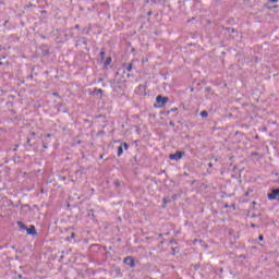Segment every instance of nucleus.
<instances>
[{"mask_svg":"<svg viewBox=\"0 0 279 279\" xmlns=\"http://www.w3.org/2000/svg\"><path fill=\"white\" fill-rule=\"evenodd\" d=\"M16 226L20 228V230H24L28 236H38L36 226L29 225V227H27L23 221H17Z\"/></svg>","mask_w":279,"mask_h":279,"instance_id":"1","label":"nucleus"},{"mask_svg":"<svg viewBox=\"0 0 279 279\" xmlns=\"http://www.w3.org/2000/svg\"><path fill=\"white\" fill-rule=\"evenodd\" d=\"M169 104V97L158 95L156 96V104L154 105V108H165Z\"/></svg>","mask_w":279,"mask_h":279,"instance_id":"2","label":"nucleus"},{"mask_svg":"<svg viewBox=\"0 0 279 279\" xmlns=\"http://www.w3.org/2000/svg\"><path fill=\"white\" fill-rule=\"evenodd\" d=\"M185 156H186V151L177 150L174 154L169 155V159L170 160H175V162H178V160H182Z\"/></svg>","mask_w":279,"mask_h":279,"instance_id":"3","label":"nucleus"},{"mask_svg":"<svg viewBox=\"0 0 279 279\" xmlns=\"http://www.w3.org/2000/svg\"><path fill=\"white\" fill-rule=\"evenodd\" d=\"M124 265H128V267H131V269H134L136 267V262L134 260V257L126 256L123 259Z\"/></svg>","mask_w":279,"mask_h":279,"instance_id":"4","label":"nucleus"},{"mask_svg":"<svg viewBox=\"0 0 279 279\" xmlns=\"http://www.w3.org/2000/svg\"><path fill=\"white\" fill-rule=\"evenodd\" d=\"M279 197V187L272 189L271 192L268 194V199L274 202V199H278Z\"/></svg>","mask_w":279,"mask_h":279,"instance_id":"5","label":"nucleus"},{"mask_svg":"<svg viewBox=\"0 0 279 279\" xmlns=\"http://www.w3.org/2000/svg\"><path fill=\"white\" fill-rule=\"evenodd\" d=\"M92 95H94L95 97H98L99 99H102L104 89L95 87L94 90L92 92Z\"/></svg>","mask_w":279,"mask_h":279,"instance_id":"6","label":"nucleus"},{"mask_svg":"<svg viewBox=\"0 0 279 279\" xmlns=\"http://www.w3.org/2000/svg\"><path fill=\"white\" fill-rule=\"evenodd\" d=\"M56 108H57L58 112H63V114L69 113V109L66 107H64V104H62V102L57 104Z\"/></svg>","mask_w":279,"mask_h":279,"instance_id":"7","label":"nucleus"},{"mask_svg":"<svg viewBox=\"0 0 279 279\" xmlns=\"http://www.w3.org/2000/svg\"><path fill=\"white\" fill-rule=\"evenodd\" d=\"M114 143H120V145H122V149H124L125 151H128V149H130V144L129 143L121 142V140H118Z\"/></svg>","mask_w":279,"mask_h":279,"instance_id":"8","label":"nucleus"},{"mask_svg":"<svg viewBox=\"0 0 279 279\" xmlns=\"http://www.w3.org/2000/svg\"><path fill=\"white\" fill-rule=\"evenodd\" d=\"M100 62H104L106 60V50L102 48L99 53Z\"/></svg>","mask_w":279,"mask_h":279,"instance_id":"9","label":"nucleus"},{"mask_svg":"<svg viewBox=\"0 0 279 279\" xmlns=\"http://www.w3.org/2000/svg\"><path fill=\"white\" fill-rule=\"evenodd\" d=\"M111 63H112V57H107L104 62V66H110Z\"/></svg>","mask_w":279,"mask_h":279,"instance_id":"10","label":"nucleus"},{"mask_svg":"<svg viewBox=\"0 0 279 279\" xmlns=\"http://www.w3.org/2000/svg\"><path fill=\"white\" fill-rule=\"evenodd\" d=\"M123 156V146L120 144L118 147V158H121Z\"/></svg>","mask_w":279,"mask_h":279,"instance_id":"11","label":"nucleus"},{"mask_svg":"<svg viewBox=\"0 0 279 279\" xmlns=\"http://www.w3.org/2000/svg\"><path fill=\"white\" fill-rule=\"evenodd\" d=\"M122 66H123V69H125L129 73L132 72V69H133L132 63H131V64H128V65L124 63Z\"/></svg>","mask_w":279,"mask_h":279,"instance_id":"12","label":"nucleus"},{"mask_svg":"<svg viewBox=\"0 0 279 279\" xmlns=\"http://www.w3.org/2000/svg\"><path fill=\"white\" fill-rule=\"evenodd\" d=\"M227 32H228L229 34H236V29H234V28H232V27H228V28H227Z\"/></svg>","mask_w":279,"mask_h":279,"instance_id":"13","label":"nucleus"},{"mask_svg":"<svg viewBox=\"0 0 279 279\" xmlns=\"http://www.w3.org/2000/svg\"><path fill=\"white\" fill-rule=\"evenodd\" d=\"M27 145L29 147H34V145H32V140L31 138H27L26 144L24 145V147H27Z\"/></svg>","mask_w":279,"mask_h":279,"instance_id":"14","label":"nucleus"},{"mask_svg":"<svg viewBox=\"0 0 279 279\" xmlns=\"http://www.w3.org/2000/svg\"><path fill=\"white\" fill-rule=\"evenodd\" d=\"M169 202H171V199L165 197V198L162 199L163 206H167V205L169 204Z\"/></svg>","mask_w":279,"mask_h":279,"instance_id":"15","label":"nucleus"},{"mask_svg":"<svg viewBox=\"0 0 279 279\" xmlns=\"http://www.w3.org/2000/svg\"><path fill=\"white\" fill-rule=\"evenodd\" d=\"M201 117H203V118L208 117V111H206V110L201 111Z\"/></svg>","mask_w":279,"mask_h":279,"instance_id":"16","label":"nucleus"},{"mask_svg":"<svg viewBox=\"0 0 279 279\" xmlns=\"http://www.w3.org/2000/svg\"><path fill=\"white\" fill-rule=\"evenodd\" d=\"M71 239H75V233H71L70 236L65 238V241H71Z\"/></svg>","mask_w":279,"mask_h":279,"instance_id":"17","label":"nucleus"},{"mask_svg":"<svg viewBox=\"0 0 279 279\" xmlns=\"http://www.w3.org/2000/svg\"><path fill=\"white\" fill-rule=\"evenodd\" d=\"M160 114H165L166 117H169L170 111L169 110L168 111H160Z\"/></svg>","mask_w":279,"mask_h":279,"instance_id":"18","label":"nucleus"},{"mask_svg":"<svg viewBox=\"0 0 279 279\" xmlns=\"http://www.w3.org/2000/svg\"><path fill=\"white\" fill-rule=\"evenodd\" d=\"M82 40H83L82 41L83 45H88V41H86V37H82Z\"/></svg>","mask_w":279,"mask_h":279,"instance_id":"19","label":"nucleus"},{"mask_svg":"<svg viewBox=\"0 0 279 279\" xmlns=\"http://www.w3.org/2000/svg\"><path fill=\"white\" fill-rule=\"evenodd\" d=\"M169 112H170V113H171V112H178V108H177V107L171 108V109L169 110Z\"/></svg>","mask_w":279,"mask_h":279,"instance_id":"20","label":"nucleus"},{"mask_svg":"<svg viewBox=\"0 0 279 279\" xmlns=\"http://www.w3.org/2000/svg\"><path fill=\"white\" fill-rule=\"evenodd\" d=\"M251 156H260V153H258V151H253V153H251Z\"/></svg>","mask_w":279,"mask_h":279,"instance_id":"21","label":"nucleus"},{"mask_svg":"<svg viewBox=\"0 0 279 279\" xmlns=\"http://www.w3.org/2000/svg\"><path fill=\"white\" fill-rule=\"evenodd\" d=\"M258 241H265V236L263 234L258 235Z\"/></svg>","mask_w":279,"mask_h":279,"instance_id":"22","label":"nucleus"},{"mask_svg":"<svg viewBox=\"0 0 279 279\" xmlns=\"http://www.w3.org/2000/svg\"><path fill=\"white\" fill-rule=\"evenodd\" d=\"M170 128H175V123L173 121L169 122Z\"/></svg>","mask_w":279,"mask_h":279,"instance_id":"23","label":"nucleus"},{"mask_svg":"<svg viewBox=\"0 0 279 279\" xmlns=\"http://www.w3.org/2000/svg\"><path fill=\"white\" fill-rule=\"evenodd\" d=\"M250 193H252V190H248L247 192H245V197H250Z\"/></svg>","mask_w":279,"mask_h":279,"instance_id":"24","label":"nucleus"},{"mask_svg":"<svg viewBox=\"0 0 279 279\" xmlns=\"http://www.w3.org/2000/svg\"><path fill=\"white\" fill-rule=\"evenodd\" d=\"M25 8H26V9H28V8H34V4H33L32 2H29Z\"/></svg>","mask_w":279,"mask_h":279,"instance_id":"25","label":"nucleus"},{"mask_svg":"<svg viewBox=\"0 0 279 279\" xmlns=\"http://www.w3.org/2000/svg\"><path fill=\"white\" fill-rule=\"evenodd\" d=\"M138 89H140V90H145V85H140V86H138Z\"/></svg>","mask_w":279,"mask_h":279,"instance_id":"26","label":"nucleus"},{"mask_svg":"<svg viewBox=\"0 0 279 279\" xmlns=\"http://www.w3.org/2000/svg\"><path fill=\"white\" fill-rule=\"evenodd\" d=\"M43 147H44V149H47V148H48L47 142H43Z\"/></svg>","mask_w":279,"mask_h":279,"instance_id":"27","label":"nucleus"},{"mask_svg":"<svg viewBox=\"0 0 279 279\" xmlns=\"http://www.w3.org/2000/svg\"><path fill=\"white\" fill-rule=\"evenodd\" d=\"M197 269H199V265L195 264L194 265V270L197 271Z\"/></svg>","mask_w":279,"mask_h":279,"instance_id":"28","label":"nucleus"},{"mask_svg":"<svg viewBox=\"0 0 279 279\" xmlns=\"http://www.w3.org/2000/svg\"><path fill=\"white\" fill-rule=\"evenodd\" d=\"M52 95L53 97H60V94H58V92H54Z\"/></svg>","mask_w":279,"mask_h":279,"instance_id":"29","label":"nucleus"},{"mask_svg":"<svg viewBox=\"0 0 279 279\" xmlns=\"http://www.w3.org/2000/svg\"><path fill=\"white\" fill-rule=\"evenodd\" d=\"M269 3H278V0H268Z\"/></svg>","mask_w":279,"mask_h":279,"instance_id":"30","label":"nucleus"},{"mask_svg":"<svg viewBox=\"0 0 279 279\" xmlns=\"http://www.w3.org/2000/svg\"><path fill=\"white\" fill-rule=\"evenodd\" d=\"M8 23H10V21L5 20L3 23V27H5L8 25Z\"/></svg>","mask_w":279,"mask_h":279,"instance_id":"31","label":"nucleus"},{"mask_svg":"<svg viewBox=\"0 0 279 279\" xmlns=\"http://www.w3.org/2000/svg\"><path fill=\"white\" fill-rule=\"evenodd\" d=\"M256 217H258V215H256V214H253V215L251 216L252 219H256Z\"/></svg>","mask_w":279,"mask_h":279,"instance_id":"32","label":"nucleus"},{"mask_svg":"<svg viewBox=\"0 0 279 279\" xmlns=\"http://www.w3.org/2000/svg\"><path fill=\"white\" fill-rule=\"evenodd\" d=\"M19 150V145H15V147L13 148V151H17Z\"/></svg>","mask_w":279,"mask_h":279,"instance_id":"33","label":"nucleus"},{"mask_svg":"<svg viewBox=\"0 0 279 279\" xmlns=\"http://www.w3.org/2000/svg\"><path fill=\"white\" fill-rule=\"evenodd\" d=\"M251 228H258V226L255 223H251Z\"/></svg>","mask_w":279,"mask_h":279,"instance_id":"34","label":"nucleus"},{"mask_svg":"<svg viewBox=\"0 0 279 279\" xmlns=\"http://www.w3.org/2000/svg\"><path fill=\"white\" fill-rule=\"evenodd\" d=\"M207 167H209V169H213V162H209Z\"/></svg>","mask_w":279,"mask_h":279,"instance_id":"35","label":"nucleus"},{"mask_svg":"<svg viewBox=\"0 0 279 279\" xmlns=\"http://www.w3.org/2000/svg\"><path fill=\"white\" fill-rule=\"evenodd\" d=\"M153 12L151 11H148L147 12V16H151Z\"/></svg>","mask_w":279,"mask_h":279,"instance_id":"36","label":"nucleus"},{"mask_svg":"<svg viewBox=\"0 0 279 279\" xmlns=\"http://www.w3.org/2000/svg\"><path fill=\"white\" fill-rule=\"evenodd\" d=\"M191 21H195V17L187 20V23H191Z\"/></svg>","mask_w":279,"mask_h":279,"instance_id":"37","label":"nucleus"},{"mask_svg":"<svg viewBox=\"0 0 279 279\" xmlns=\"http://www.w3.org/2000/svg\"><path fill=\"white\" fill-rule=\"evenodd\" d=\"M74 29H80V25L76 24V25L74 26Z\"/></svg>","mask_w":279,"mask_h":279,"instance_id":"38","label":"nucleus"},{"mask_svg":"<svg viewBox=\"0 0 279 279\" xmlns=\"http://www.w3.org/2000/svg\"><path fill=\"white\" fill-rule=\"evenodd\" d=\"M104 116L102 114H99L96 117V119H101Z\"/></svg>","mask_w":279,"mask_h":279,"instance_id":"39","label":"nucleus"},{"mask_svg":"<svg viewBox=\"0 0 279 279\" xmlns=\"http://www.w3.org/2000/svg\"><path fill=\"white\" fill-rule=\"evenodd\" d=\"M46 138H51V134L48 133V134L46 135Z\"/></svg>","mask_w":279,"mask_h":279,"instance_id":"40","label":"nucleus"},{"mask_svg":"<svg viewBox=\"0 0 279 279\" xmlns=\"http://www.w3.org/2000/svg\"><path fill=\"white\" fill-rule=\"evenodd\" d=\"M265 8H267V10H271V7H268L267 4H265Z\"/></svg>","mask_w":279,"mask_h":279,"instance_id":"41","label":"nucleus"},{"mask_svg":"<svg viewBox=\"0 0 279 279\" xmlns=\"http://www.w3.org/2000/svg\"><path fill=\"white\" fill-rule=\"evenodd\" d=\"M17 278L19 279H23V275H17Z\"/></svg>","mask_w":279,"mask_h":279,"instance_id":"42","label":"nucleus"},{"mask_svg":"<svg viewBox=\"0 0 279 279\" xmlns=\"http://www.w3.org/2000/svg\"><path fill=\"white\" fill-rule=\"evenodd\" d=\"M99 159H100V160H104V155H100V156H99Z\"/></svg>","mask_w":279,"mask_h":279,"instance_id":"43","label":"nucleus"},{"mask_svg":"<svg viewBox=\"0 0 279 279\" xmlns=\"http://www.w3.org/2000/svg\"><path fill=\"white\" fill-rule=\"evenodd\" d=\"M41 14H47V11H45V10H44V11H41Z\"/></svg>","mask_w":279,"mask_h":279,"instance_id":"44","label":"nucleus"},{"mask_svg":"<svg viewBox=\"0 0 279 279\" xmlns=\"http://www.w3.org/2000/svg\"><path fill=\"white\" fill-rule=\"evenodd\" d=\"M0 66H3V62L0 61Z\"/></svg>","mask_w":279,"mask_h":279,"instance_id":"45","label":"nucleus"},{"mask_svg":"<svg viewBox=\"0 0 279 279\" xmlns=\"http://www.w3.org/2000/svg\"><path fill=\"white\" fill-rule=\"evenodd\" d=\"M5 64H7V65L10 64V61H7Z\"/></svg>","mask_w":279,"mask_h":279,"instance_id":"46","label":"nucleus"},{"mask_svg":"<svg viewBox=\"0 0 279 279\" xmlns=\"http://www.w3.org/2000/svg\"><path fill=\"white\" fill-rule=\"evenodd\" d=\"M32 135H33V136H36V133L33 132Z\"/></svg>","mask_w":279,"mask_h":279,"instance_id":"47","label":"nucleus"},{"mask_svg":"<svg viewBox=\"0 0 279 279\" xmlns=\"http://www.w3.org/2000/svg\"><path fill=\"white\" fill-rule=\"evenodd\" d=\"M104 250H105V252H106V250H108V247L104 246Z\"/></svg>","mask_w":279,"mask_h":279,"instance_id":"48","label":"nucleus"},{"mask_svg":"<svg viewBox=\"0 0 279 279\" xmlns=\"http://www.w3.org/2000/svg\"><path fill=\"white\" fill-rule=\"evenodd\" d=\"M116 185L119 186V182H116Z\"/></svg>","mask_w":279,"mask_h":279,"instance_id":"49","label":"nucleus"},{"mask_svg":"<svg viewBox=\"0 0 279 279\" xmlns=\"http://www.w3.org/2000/svg\"><path fill=\"white\" fill-rule=\"evenodd\" d=\"M220 271L223 272V268H220Z\"/></svg>","mask_w":279,"mask_h":279,"instance_id":"50","label":"nucleus"},{"mask_svg":"<svg viewBox=\"0 0 279 279\" xmlns=\"http://www.w3.org/2000/svg\"><path fill=\"white\" fill-rule=\"evenodd\" d=\"M206 90H210V88L207 87Z\"/></svg>","mask_w":279,"mask_h":279,"instance_id":"51","label":"nucleus"},{"mask_svg":"<svg viewBox=\"0 0 279 279\" xmlns=\"http://www.w3.org/2000/svg\"><path fill=\"white\" fill-rule=\"evenodd\" d=\"M253 205H256V202H253Z\"/></svg>","mask_w":279,"mask_h":279,"instance_id":"52","label":"nucleus"},{"mask_svg":"<svg viewBox=\"0 0 279 279\" xmlns=\"http://www.w3.org/2000/svg\"><path fill=\"white\" fill-rule=\"evenodd\" d=\"M109 250H112V246H109Z\"/></svg>","mask_w":279,"mask_h":279,"instance_id":"53","label":"nucleus"},{"mask_svg":"<svg viewBox=\"0 0 279 279\" xmlns=\"http://www.w3.org/2000/svg\"><path fill=\"white\" fill-rule=\"evenodd\" d=\"M277 202H279V196H278V198H277Z\"/></svg>","mask_w":279,"mask_h":279,"instance_id":"54","label":"nucleus"},{"mask_svg":"<svg viewBox=\"0 0 279 279\" xmlns=\"http://www.w3.org/2000/svg\"><path fill=\"white\" fill-rule=\"evenodd\" d=\"M274 8H278V5H275Z\"/></svg>","mask_w":279,"mask_h":279,"instance_id":"55","label":"nucleus"},{"mask_svg":"<svg viewBox=\"0 0 279 279\" xmlns=\"http://www.w3.org/2000/svg\"><path fill=\"white\" fill-rule=\"evenodd\" d=\"M106 254H110V252H107Z\"/></svg>","mask_w":279,"mask_h":279,"instance_id":"56","label":"nucleus"}]
</instances>
